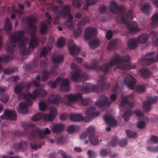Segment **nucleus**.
<instances>
[{
  "instance_id": "obj_26",
  "label": "nucleus",
  "mask_w": 158,
  "mask_h": 158,
  "mask_svg": "<svg viewBox=\"0 0 158 158\" xmlns=\"http://www.w3.org/2000/svg\"><path fill=\"white\" fill-rule=\"evenodd\" d=\"M103 118L107 124L110 127H115L117 125L116 120L112 117L105 115L103 116Z\"/></svg>"
},
{
  "instance_id": "obj_8",
  "label": "nucleus",
  "mask_w": 158,
  "mask_h": 158,
  "mask_svg": "<svg viewBox=\"0 0 158 158\" xmlns=\"http://www.w3.org/2000/svg\"><path fill=\"white\" fill-rule=\"evenodd\" d=\"M26 129L27 130H32L29 137V139L32 140H36L39 139L40 140L42 139L46 138L47 137L46 135L50 134L51 132L50 130L48 128H46L44 131L36 127L35 124L32 123L27 124L25 129Z\"/></svg>"
},
{
  "instance_id": "obj_2",
  "label": "nucleus",
  "mask_w": 158,
  "mask_h": 158,
  "mask_svg": "<svg viewBox=\"0 0 158 158\" xmlns=\"http://www.w3.org/2000/svg\"><path fill=\"white\" fill-rule=\"evenodd\" d=\"M106 64H103L100 66H98V62L96 60L92 62L91 65L85 64V69H89L96 70L100 71H102L103 72L102 75L99 76L100 80L98 81V85H94L92 86L91 88H89L88 86L85 87L82 86L79 88V89L82 91V93H88L91 91L93 92H96L98 89L99 88H100L102 90H105L108 89L110 87L109 84L106 83L105 81V77L106 74L108 72H104L102 70V67L103 65H105Z\"/></svg>"
},
{
  "instance_id": "obj_35",
  "label": "nucleus",
  "mask_w": 158,
  "mask_h": 158,
  "mask_svg": "<svg viewBox=\"0 0 158 158\" xmlns=\"http://www.w3.org/2000/svg\"><path fill=\"white\" fill-rule=\"evenodd\" d=\"M48 24L46 22H44L41 23L40 26V32L41 34L44 35L47 33Z\"/></svg>"
},
{
  "instance_id": "obj_43",
  "label": "nucleus",
  "mask_w": 158,
  "mask_h": 158,
  "mask_svg": "<svg viewBox=\"0 0 158 158\" xmlns=\"http://www.w3.org/2000/svg\"><path fill=\"white\" fill-rule=\"evenodd\" d=\"M139 72L141 77L143 78H148L150 74V71L146 69H141Z\"/></svg>"
},
{
  "instance_id": "obj_53",
  "label": "nucleus",
  "mask_w": 158,
  "mask_h": 158,
  "mask_svg": "<svg viewBox=\"0 0 158 158\" xmlns=\"http://www.w3.org/2000/svg\"><path fill=\"white\" fill-rule=\"evenodd\" d=\"M9 98V96L8 94H5L1 96L0 98V100L3 102L6 103L8 101Z\"/></svg>"
},
{
  "instance_id": "obj_37",
  "label": "nucleus",
  "mask_w": 158,
  "mask_h": 158,
  "mask_svg": "<svg viewBox=\"0 0 158 158\" xmlns=\"http://www.w3.org/2000/svg\"><path fill=\"white\" fill-rule=\"evenodd\" d=\"M51 59L54 63H60L62 62L64 60L63 57L62 55H59L56 56H52Z\"/></svg>"
},
{
  "instance_id": "obj_44",
  "label": "nucleus",
  "mask_w": 158,
  "mask_h": 158,
  "mask_svg": "<svg viewBox=\"0 0 158 158\" xmlns=\"http://www.w3.org/2000/svg\"><path fill=\"white\" fill-rule=\"evenodd\" d=\"M140 10L144 13L148 14L150 13V6L149 5L145 4L141 7Z\"/></svg>"
},
{
  "instance_id": "obj_21",
  "label": "nucleus",
  "mask_w": 158,
  "mask_h": 158,
  "mask_svg": "<svg viewBox=\"0 0 158 158\" xmlns=\"http://www.w3.org/2000/svg\"><path fill=\"white\" fill-rule=\"evenodd\" d=\"M97 31V29L94 27L92 26L87 27L85 31V39L86 40H90L92 37L96 35Z\"/></svg>"
},
{
  "instance_id": "obj_30",
  "label": "nucleus",
  "mask_w": 158,
  "mask_h": 158,
  "mask_svg": "<svg viewBox=\"0 0 158 158\" xmlns=\"http://www.w3.org/2000/svg\"><path fill=\"white\" fill-rule=\"evenodd\" d=\"M52 48V44L51 43H48L41 51L40 53V57L46 56L48 53V51L51 50Z\"/></svg>"
},
{
  "instance_id": "obj_60",
  "label": "nucleus",
  "mask_w": 158,
  "mask_h": 158,
  "mask_svg": "<svg viewBox=\"0 0 158 158\" xmlns=\"http://www.w3.org/2000/svg\"><path fill=\"white\" fill-rule=\"evenodd\" d=\"M14 152H10L7 153V157L3 156V158H22L19 156H10L12 155Z\"/></svg>"
},
{
  "instance_id": "obj_22",
  "label": "nucleus",
  "mask_w": 158,
  "mask_h": 158,
  "mask_svg": "<svg viewBox=\"0 0 158 158\" xmlns=\"http://www.w3.org/2000/svg\"><path fill=\"white\" fill-rule=\"evenodd\" d=\"M61 96L58 94L52 95L48 98L47 102L49 103L57 105L63 102Z\"/></svg>"
},
{
  "instance_id": "obj_11",
  "label": "nucleus",
  "mask_w": 158,
  "mask_h": 158,
  "mask_svg": "<svg viewBox=\"0 0 158 158\" xmlns=\"http://www.w3.org/2000/svg\"><path fill=\"white\" fill-rule=\"evenodd\" d=\"M69 82V79H63L60 77H59L53 82L52 81H49L48 83L52 89L56 88L57 85L60 84L61 90L65 92H68L70 89Z\"/></svg>"
},
{
  "instance_id": "obj_56",
  "label": "nucleus",
  "mask_w": 158,
  "mask_h": 158,
  "mask_svg": "<svg viewBox=\"0 0 158 158\" xmlns=\"http://www.w3.org/2000/svg\"><path fill=\"white\" fill-rule=\"evenodd\" d=\"M39 107L40 110L44 111L46 108V103L44 102L41 101L39 104Z\"/></svg>"
},
{
  "instance_id": "obj_48",
  "label": "nucleus",
  "mask_w": 158,
  "mask_h": 158,
  "mask_svg": "<svg viewBox=\"0 0 158 158\" xmlns=\"http://www.w3.org/2000/svg\"><path fill=\"white\" fill-rule=\"evenodd\" d=\"M82 2L81 0H73L72 4L74 7L78 8L80 7Z\"/></svg>"
},
{
  "instance_id": "obj_24",
  "label": "nucleus",
  "mask_w": 158,
  "mask_h": 158,
  "mask_svg": "<svg viewBox=\"0 0 158 158\" xmlns=\"http://www.w3.org/2000/svg\"><path fill=\"white\" fill-rule=\"evenodd\" d=\"M110 103L107 97L103 95L101 96L99 100L95 103V105L99 107H104L110 106Z\"/></svg>"
},
{
  "instance_id": "obj_42",
  "label": "nucleus",
  "mask_w": 158,
  "mask_h": 158,
  "mask_svg": "<svg viewBox=\"0 0 158 158\" xmlns=\"http://www.w3.org/2000/svg\"><path fill=\"white\" fill-rule=\"evenodd\" d=\"M98 0H85L86 3L84 5V7L83 8V10H88V7L90 6L95 4L97 2Z\"/></svg>"
},
{
  "instance_id": "obj_63",
  "label": "nucleus",
  "mask_w": 158,
  "mask_h": 158,
  "mask_svg": "<svg viewBox=\"0 0 158 158\" xmlns=\"http://www.w3.org/2000/svg\"><path fill=\"white\" fill-rule=\"evenodd\" d=\"M113 33L110 30L107 31L106 34V37L108 40H110L112 37Z\"/></svg>"
},
{
  "instance_id": "obj_51",
  "label": "nucleus",
  "mask_w": 158,
  "mask_h": 158,
  "mask_svg": "<svg viewBox=\"0 0 158 158\" xmlns=\"http://www.w3.org/2000/svg\"><path fill=\"white\" fill-rule=\"evenodd\" d=\"M126 132L127 136L128 137L134 138L136 136V133L132 131L129 130H127Z\"/></svg>"
},
{
  "instance_id": "obj_61",
  "label": "nucleus",
  "mask_w": 158,
  "mask_h": 158,
  "mask_svg": "<svg viewBox=\"0 0 158 158\" xmlns=\"http://www.w3.org/2000/svg\"><path fill=\"white\" fill-rule=\"evenodd\" d=\"M119 143L121 147L126 146L127 143V140L126 139H123L119 141Z\"/></svg>"
},
{
  "instance_id": "obj_9",
  "label": "nucleus",
  "mask_w": 158,
  "mask_h": 158,
  "mask_svg": "<svg viewBox=\"0 0 158 158\" xmlns=\"http://www.w3.org/2000/svg\"><path fill=\"white\" fill-rule=\"evenodd\" d=\"M96 108L94 107H90L87 109L85 113L87 115L85 117H83L80 114H73L70 116V119L74 122H79L84 121L86 122H89L92 121L94 118L98 117L99 115L98 112H95Z\"/></svg>"
},
{
  "instance_id": "obj_34",
  "label": "nucleus",
  "mask_w": 158,
  "mask_h": 158,
  "mask_svg": "<svg viewBox=\"0 0 158 158\" xmlns=\"http://www.w3.org/2000/svg\"><path fill=\"white\" fill-rule=\"evenodd\" d=\"M39 62L37 59H35L33 60L32 64L31 66L28 64L25 66L24 69L27 70H30L33 68L36 69L38 67Z\"/></svg>"
},
{
  "instance_id": "obj_17",
  "label": "nucleus",
  "mask_w": 158,
  "mask_h": 158,
  "mask_svg": "<svg viewBox=\"0 0 158 158\" xmlns=\"http://www.w3.org/2000/svg\"><path fill=\"white\" fill-rule=\"evenodd\" d=\"M70 54L73 56H76L79 53L80 49L79 47L73 44V40H70L67 43Z\"/></svg>"
},
{
  "instance_id": "obj_64",
  "label": "nucleus",
  "mask_w": 158,
  "mask_h": 158,
  "mask_svg": "<svg viewBox=\"0 0 158 158\" xmlns=\"http://www.w3.org/2000/svg\"><path fill=\"white\" fill-rule=\"evenodd\" d=\"M107 9V7L105 5L101 6L99 9L100 12L101 13H104L105 12Z\"/></svg>"
},
{
  "instance_id": "obj_13",
  "label": "nucleus",
  "mask_w": 158,
  "mask_h": 158,
  "mask_svg": "<svg viewBox=\"0 0 158 158\" xmlns=\"http://www.w3.org/2000/svg\"><path fill=\"white\" fill-rule=\"evenodd\" d=\"M65 98L69 104L72 102L80 100H81L82 104L85 106L88 105L89 103L90 100L89 98L83 99L81 94L80 93H78L75 95L70 94L69 95L66 96Z\"/></svg>"
},
{
  "instance_id": "obj_46",
  "label": "nucleus",
  "mask_w": 158,
  "mask_h": 158,
  "mask_svg": "<svg viewBox=\"0 0 158 158\" xmlns=\"http://www.w3.org/2000/svg\"><path fill=\"white\" fill-rule=\"evenodd\" d=\"M42 144H44V142H42L41 140H39V142L36 143H30V147L32 149H35L37 148H40L41 147Z\"/></svg>"
},
{
  "instance_id": "obj_41",
  "label": "nucleus",
  "mask_w": 158,
  "mask_h": 158,
  "mask_svg": "<svg viewBox=\"0 0 158 158\" xmlns=\"http://www.w3.org/2000/svg\"><path fill=\"white\" fill-rule=\"evenodd\" d=\"M64 128V125L62 123L59 124L54 127L53 131L54 133L60 132L63 131Z\"/></svg>"
},
{
  "instance_id": "obj_12",
  "label": "nucleus",
  "mask_w": 158,
  "mask_h": 158,
  "mask_svg": "<svg viewBox=\"0 0 158 158\" xmlns=\"http://www.w3.org/2000/svg\"><path fill=\"white\" fill-rule=\"evenodd\" d=\"M50 113L48 115L43 114L41 113H37L33 116L31 120L33 121H36L43 118L46 121H52L57 115V109L54 107H51L50 108Z\"/></svg>"
},
{
  "instance_id": "obj_36",
  "label": "nucleus",
  "mask_w": 158,
  "mask_h": 158,
  "mask_svg": "<svg viewBox=\"0 0 158 158\" xmlns=\"http://www.w3.org/2000/svg\"><path fill=\"white\" fill-rule=\"evenodd\" d=\"M80 129V126L72 125L68 127L67 131L69 133H72L77 132Z\"/></svg>"
},
{
  "instance_id": "obj_57",
  "label": "nucleus",
  "mask_w": 158,
  "mask_h": 158,
  "mask_svg": "<svg viewBox=\"0 0 158 158\" xmlns=\"http://www.w3.org/2000/svg\"><path fill=\"white\" fill-rule=\"evenodd\" d=\"M58 153L61 155L62 158H72L71 156L66 155L65 152L63 150H59L58 151Z\"/></svg>"
},
{
  "instance_id": "obj_18",
  "label": "nucleus",
  "mask_w": 158,
  "mask_h": 158,
  "mask_svg": "<svg viewBox=\"0 0 158 158\" xmlns=\"http://www.w3.org/2000/svg\"><path fill=\"white\" fill-rule=\"evenodd\" d=\"M95 128L93 126H91L87 129V131L88 134H90L89 139L91 143L93 145H97L99 142L98 137L94 135V133Z\"/></svg>"
},
{
  "instance_id": "obj_19",
  "label": "nucleus",
  "mask_w": 158,
  "mask_h": 158,
  "mask_svg": "<svg viewBox=\"0 0 158 158\" xmlns=\"http://www.w3.org/2000/svg\"><path fill=\"white\" fill-rule=\"evenodd\" d=\"M58 73V65L55 64L50 69V71L49 72L48 71L43 70L42 72L43 74L42 80L43 81H46L50 76V74L52 75H57Z\"/></svg>"
},
{
  "instance_id": "obj_20",
  "label": "nucleus",
  "mask_w": 158,
  "mask_h": 158,
  "mask_svg": "<svg viewBox=\"0 0 158 158\" xmlns=\"http://www.w3.org/2000/svg\"><path fill=\"white\" fill-rule=\"evenodd\" d=\"M158 101V97L155 96L154 98L148 97L147 101L142 103L143 110L145 111L148 112L151 109V104Z\"/></svg>"
},
{
  "instance_id": "obj_52",
  "label": "nucleus",
  "mask_w": 158,
  "mask_h": 158,
  "mask_svg": "<svg viewBox=\"0 0 158 158\" xmlns=\"http://www.w3.org/2000/svg\"><path fill=\"white\" fill-rule=\"evenodd\" d=\"M148 142L149 143L153 142L155 143H158V137L155 135H152L149 139Z\"/></svg>"
},
{
  "instance_id": "obj_25",
  "label": "nucleus",
  "mask_w": 158,
  "mask_h": 158,
  "mask_svg": "<svg viewBox=\"0 0 158 158\" xmlns=\"http://www.w3.org/2000/svg\"><path fill=\"white\" fill-rule=\"evenodd\" d=\"M3 119L15 120L16 118V114L14 112L10 110H6L1 116Z\"/></svg>"
},
{
  "instance_id": "obj_39",
  "label": "nucleus",
  "mask_w": 158,
  "mask_h": 158,
  "mask_svg": "<svg viewBox=\"0 0 158 158\" xmlns=\"http://www.w3.org/2000/svg\"><path fill=\"white\" fill-rule=\"evenodd\" d=\"M131 27L129 28V30L130 31L135 32H137L139 31L138 25L136 22L133 21L131 23Z\"/></svg>"
},
{
  "instance_id": "obj_1",
  "label": "nucleus",
  "mask_w": 158,
  "mask_h": 158,
  "mask_svg": "<svg viewBox=\"0 0 158 158\" xmlns=\"http://www.w3.org/2000/svg\"><path fill=\"white\" fill-rule=\"evenodd\" d=\"M10 41L13 43L19 44L18 48H17L15 44L12 46H9L7 48V52L9 53L3 58L2 59L0 57V63L2 60L5 62H8L13 58L15 53H17L19 50L23 54L25 53L26 49V44L28 41V39L24 37V33L23 31L19 30L14 33L12 35ZM2 70V67L0 64V72Z\"/></svg>"
},
{
  "instance_id": "obj_23",
  "label": "nucleus",
  "mask_w": 158,
  "mask_h": 158,
  "mask_svg": "<svg viewBox=\"0 0 158 158\" xmlns=\"http://www.w3.org/2000/svg\"><path fill=\"white\" fill-rule=\"evenodd\" d=\"M124 82L128 88L133 90L136 83V80L131 75H129L124 78Z\"/></svg>"
},
{
  "instance_id": "obj_14",
  "label": "nucleus",
  "mask_w": 158,
  "mask_h": 158,
  "mask_svg": "<svg viewBox=\"0 0 158 158\" xmlns=\"http://www.w3.org/2000/svg\"><path fill=\"white\" fill-rule=\"evenodd\" d=\"M155 52H149L146 54L144 58L141 59V63L144 66L148 65L151 64L158 60V56L156 55L155 58L153 57Z\"/></svg>"
},
{
  "instance_id": "obj_10",
  "label": "nucleus",
  "mask_w": 158,
  "mask_h": 158,
  "mask_svg": "<svg viewBox=\"0 0 158 158\" xmlns=\"http://www.w3.org/2000/svg\"><path fill=\"white\" fill-rule=\"evenodd\" d=\"M58 8V6L51 5L49 9L52 11L56 15H60L63 17H66L68 16L69 19L67 20L73 21V17L71 14V7L70 5L66 4L61 6L60 7L61 10L59 11Z\"/></svg>"
},
{
  "instance_id": "obj_62",
  "label": "nucleus",
  "mask_w": 158,
  "mask_h": 158,
  "mask_svg": "<svg viewBox=\"0 0 158 158\" xmlns=\"http://www.w3.org/2000/svg\"><path fill=\"white\" fill-rule=\"evenodd\" d=\"M89 158H95L96 156L95 153L92 150H89L88 151Z\"/></svg>"
},
{
  "instance_id": "obj_7",
  "label": "nucleus",
  "mask_w": 158,
  "mask_h": 158,
  "mask_svg": "<svg viewBox=\"0 0 158 158\" xmlns=\"http://www.w3.org/2000/svg\"><path fill=\"white\" fill-rule=\"evenodd\" d=\"M135 96V95L133 93L129 95L125 96L124 97V98H123L122 101L120 103V109L126 111L122 115V118L125 122H127L129 120L132 113L131 109L134 107L133 103L128 100H132Z\"/></svg>"
},
{
  "instance_id": "obj_54",
  "label": "nucleus",
  "mask_w": 158,
  "mask_h": 158,
  "mask_svg": "<svg viewBox=\"0 0 158 158\" xmlns=\"http://www.w3.org/2000/svg\"><path fill=\"white\" fill-rule=\"evenodd\" d=\"M116 44V42L113 40L111 41L109 43L107 47L108 49H111L114 48Z\"/></svg>"
},
{
  "instance_id": "obj_27",
  "label": "nucleus",
  "mask_w": 158,
  "mask_h": 158,
  "mask_svg": "<svg viewBox=\"0 0 158 158\" xmlns=\"http://www.w3.org/2000/svg\"><path fill=\"white\" fill-rule=\"evenodd\" d=\"M27 85H26L23 83H21L19 84V85H17L14 89V91L15 93L19 94L18 98L19 99H25L26 100V99L25 98H20L19 97V95L20 94L22 93H20V92L22 91L23 89L26 87L27 88H28L27 86V85Z\"/></svg>"
},
{
  "instance_id": "obj_28",
  "label": "nucleus",
  "mask_w": 158,
  "mask_h": 158,
  "mask_svg": "<svg viewBox=\"0 0 158 158\" xmlns=\"http://www.w3.org/2000/svg\"><path fill=\"white\" fill-rule=\"evenodd\" d=\"M28 110L26 103L24 102H20L19 105V108L18 109L19 113L24 114L27 112Z\"/></svg>"
},
{
  "instance_id": "obj_29",
  "label": "nucleus",
  "mask_w": 158,
  "mask_h": 158,
  "mask_svg": "<svg viewBox=\"0 0 158 158\" xmlns=\"http://www.w3.org/2000/svg\"><path fill=\"white\" fill-rule=\"evenodd\" d=\"M14 146L16 149H19L23 151L27 148V144L25 142L21 141L20 143L15 144Z\"/></svg>"
},
{
  "instance_id": "obj_47",
  "label": "nucleus",
  "mask_w": 158,
  "mask_h": 158,
  "mask_svg": "<svg viewBox=\"0 0 158 158\" xmlns=\"http://www.w3.org/2000/svg\"><path fill=\"white\" fill-rule=\"evenodd\" d=\"M99 41L98 40L94 39L92 40L89 43L90 47L94 48L98 47L99 45Z\"/></svg>"
},
{
  "instance_id": "obj_55",
  "label": "nucleus",
  "mask_w": 158,
  "mask_h": 158,
  "mask_svg": "<svg viewBox=\"0 0 158 158\" xmlns=\"http://www.w3.org/2000/svg\"><path fill=\"white\" fill-rule=\"evenodd\" d=\"M118 142V138L115 137L112 139L110 142V145L112 146H115Z\"/></svg>"
},
{
  "instance_id": "obj_40",
  "label": "nucleus",
  "mask_w": 158,
  "mask_h": 158,
  "mask_svg": "<svg viewBox=\"0 0 158 158\" xmlns=\"http://www.w3.org/2000/svg\"><path fill=\"white\" fill-rule=\"evenodd\" d=\"M12 23L10 20L8 18H6L5 22L4 29L6 31H10L12 28Z\"/></svg>"
},
{
  "instance_id": "obj_3",
  "label": "nucleus",
  "mask_w": 158,
  "mask_h": 158,
  "mask_svg": "<svg viewBox=\"0 0 158 158\" xmlns=\"http://www.w3.org/2000/svg\"><path fill=\"white\" fill-rule=\"evenodd\" d=\"M130 57L128 55L122 56H120L118 54L114 55L111 58L109 64H106L102 67V70L105 72H108L110 67L116 65H118L117 69L123 70L135 69L136 68L135 65H127L126 64L130 62Z\"/></svg>"
},
{
  "instance_id": "obj_38",
  "label": "nucleus",
  "mask_w": 158,
  "mask_h": 158,
  "mask_svg": "<svg viewBox=\"0 0 158 158\" xmlns=\"http://www.w3.org/2000/svg\"><path fill=\"white\" fill-rule=\"evenodd\" d=\"M152 22L151 26L152 27H155L158 25V13L156 14L151 17Z\"/></svg>"
},
{
  "instance_id": "obj_33",
  "label": "nucleus",
  "mask_w": 158,
  "mask_h": 158,
  "mask_svg": "<svg viewBox=\"0 0 158 158\" xmlns=\"http://www.w3.org/2000/svg\"><path fill=\"white\" fill-rule=\"evenodd\" d=\"M137 45V40L136 39H130L127 41L128 48L131 49H135Z\"/></svg>"
},
{
  "instance_id": "obj_31",
  "label": "nucleus",
  "mask_w": 158,
  "mask_h": 158,
  "mask_svg": "<svg viewBox=\"0 0 158 158\" xmlns=\"http://www.w3.org/2000/svg\"><path fill=\"white\" fill-rule=\"evenodd\" d=\"M142 120L139 121L137 123V127L139 129H143L146 127V123L148 122L149 118L146 117H142Z\"/></svg>"
},
{
  "instance_id": "obj_4",
  "label": "nucleus",
  "mask_w": 158,
  "mask_h": 158,
  "mask_svg": "<svg viewBox=\"0 0 158 158\" xmlns=\"http://www.w3.org/2000/svg\"><path fill=\"white\" fill-rule=\"evenodd\" d=\"M33 85L36 87V89L34 90L32 94L30 93H22L20 94V98L26 99V102L29 106H31L33 103L32 100H35L37 98H44L47 94V91L45 89L40 88V84L35 80L32 81L27 85L28 88H30Z\"/></svg>"
},
{
  "instance_id": "obj_15",
  "label": "nucleus",
  "mask_w": 158,
  "mask_h": 158,
  "mask_svg": "<svg viewBox=\"0 0 158 158\" xmlns=\"http://www.w3.org/2000/svg\"><path fill=\"white\" fill-rule=\"evenodd\" d=\"M70 68L72 69H76L71 75V79L73 81H76L85 76L86 78L88 77V75L85 73H83L82 75L80 74V70L78 68L77 65L75 63H71Z\"/></svg>"
},
{
  "instance_id": "obj_59",
  "label": "nucleus",
  "mask_w": 158,
  "mask_h": 158,
  "mask_svg": "<svg viewBox=\"0 0 158 158\" xmlns=\"http://www.w3.org/2000/svg\"><path fill=\"white\" fill-rule=\"evenodd\" d=\"M45 17L47 18V20L46 22L47 24H48L49 25H51L50 21H53V19L51 16L48 13H46L45 14Z\"/></svg>"
},
{
  "instance_id": "obj_45",
  "label": "nucleus",
  "mask_w": 158,
  "mask_h": 158,
  "mask_svg": "<svg viewBox=\"0 0 158 158\" xmlns=\"http://www.w3.org/2000/svg\"><path fill=\"white\" fill-rule=\"evenodd\" d=\"M18 6L19 7L20 9H16L14 8L13 9V12L19 15L23 14V11L24 9V6L22 4L19 3L18 4Z\"/></svg>"
},
{
  "instance_id": "obj_58",
  "label": "nucleus",
  "mask_w": 158,
  "mask_h": 158,
  "mask_svg": "<svg viewBox=\"0 0 158 158\" xmlns=\"http://www.w3.org/2000/svg\"><path fill=\"white\" fill-rule=\"evenodd\" d=\"M145 88L143 85H139L136 87V89L138 92L142 93L145 91Z\"/></svg>"
},
{
  "instance_id": "obj_49",
  "label": "nucleus",
  "mask_w": 158,
  "mask_h": 158,
  "mask_svg": "<svg viewBox=\"0 0 158 158\" xmlns=\"http://www.w3.org/2000/svg\"><path fill=\"white\" fill-rule=\"evenodd\" d=\"M66 40L64 37H61L58 39L57 42V46L59 47H62L65 44Z\"/></svg>"
},
{
  "instance_id": "obj_6",
  "label": "nucleus",
  "mask_w": 158,
  "mask_h": 158,
  "mask_svg": "<svg viewBox=\"0 0 158 158\" xmlns=\"http://www.w3.org/2000/svg\"><path fill=\"white\" fill-rule=\"evenodd\" d=\"M109 9L113 14L121 13V20L124 24H127L131 19L133 18L132 11L130 10L126 14H125V8L123 6H119L114 1H111L110 2Z\"/></svg>"
},
{
  "instance_id": "obj_32",
  "label": "nucleus",
  "mask_w": 158,
  "mask_h": 158,
  "mask_svg": "<svg viewBox=\"0 0 158 158\" xmlns=\"http://www.w3.org/2000/svg\"><path fill=\"white\" fill-rule=\"evenodd\" d=\"M148 36L147 34L144 33L139 35L137 38V41L139 44H143L147 41Z\"/></svg>"
},
{
  "instance_id": "obj_16",
  "label": "nucleus",
  "mask_w": 158,
  "mask_h": 158,
  "mask_svg": "<svg viewBox=\"0 0 158 158\" xmlns=\"http://www.w3.org/2000/svg\"><path fill=\"white\" fill-rule=\"evenodd\" d=\"M89 21V19L88 18L85 17L82 18L81 21L77 23V25L79 27L74 31L73 32L74 36L76 37L80 36L81 34L82 30L81 27L84 26Z\"/></svg>"
},
{
  "instance_id": "obj_5",
  "label": "nucleus",
  "mask_w": 158,
  "mask_h": 158,
  "mask_svg": "<svg viewBox=\"0 0 158 158\" xmlns=\"http://www.w3.org/2000/svg\"><path fill=\"white\" fill-rule=\"evenodd\" d=\"M23 20L27 23L29 27V30H31V34L32 35L30 41L29 43V46L28 51L26 54L28 55L32 50L37 46L40 41V38L36 34V30L35 25L33 24L34 22V19L29 16L25 17Z\"/></svg>"
},
{
  "instance_id": "obj_50",
  "label": "nucleus",
  "mask_w": 158,
  "mask_h": 158,
  "mask_svg": "<svg viewBox=\"0 0 158 158\" xmlns=\"http://www.w3.org/2000/svg\"><path fill=\"white\" fill-rule=\"evenodd\" d=\"M147 149L149 151L158 152V144L156 146H148L147 147Z\"/></svg>"
}]
</instances>
